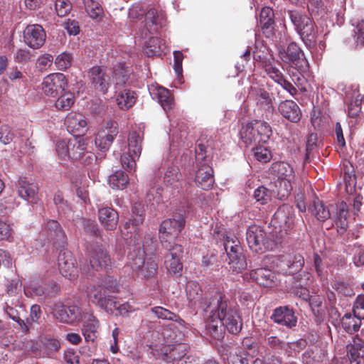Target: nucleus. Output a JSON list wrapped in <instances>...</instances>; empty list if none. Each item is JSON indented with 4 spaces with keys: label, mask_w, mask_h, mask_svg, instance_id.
Masks as SVG:
<instances>
[{
    "label": "nucleus",
    "mask_w": 364,
    "mask_h": 364,
    "mask_svg": "<svg viewBox=\"0 0 364 364\" xmlns=\"http://www.w3.org/2000/svg\"><path fill=\"white\" fill-rule=\"evenodd\" d=\"M205 317L207 331L217 340L224 337L225 329L232 334L242 329L240 316L221 293H216L206 303Z\"/></svg>",
    "instance_id": "1"
},
{
    "label": "nucleus",
    "mask_w": 364,
    "mask_h": 364,
    "mask_svg": "<svg viewBox=\"0 0 364 364\" xmlns=\"http://www.w3.org/2000/svg\"><path fill=\"white\" fill-rule=\"evenodd\" d=\"M272 134L270 126L264 121L254 120L243 125L240 136L246 146L266 143Z\"/></svg>",
    "instance_id": "2"
},
{
    "label": "nucleus",
    "mask_w": 364,
    "mask_h": 364,
    "mask_svg": "<svg viewBox=\"0 0 364 364\" xmlns=\"http://www.w3.org/2000/svg\"><path fill=\"white\" fill-rule=\"evenodd\" d=\"M132 269L141 278H149L156 274L157 264L151 258L146 259L145 250H134L129 255Z\"/></svg>",
    "instance_id": "3"
},
{
    "label": "nucleus",
    "mask_w": 364,
    "mask_h": 364,
    "mask_svg": "<svg viewBox=\"0 0 364 364\" xmlns=\"http://www.w3.org/2000/svg\"><path fill=\"white\" fill-rule=\"evenodd\" d=\"M289 17L306 46H312L316 41V31L312 20L297 11H289Z\"/></svg>",
    "instance_id": "4"
},
{
    "label": "nucleus",
    "mask_w": 364,
    "mask_h": 364,
    "mask_svg": "<svg viewBox=\"0 0 364 364\" xmlns=\"http://www.w3.org/2000/svg\"><path fill=\"white\" fill-rule=\"evenodd\" d=\"M224 248L230 269L239 272L247 268V264L242 252V248L236 237H227L224 242Z\"/></svg>",
    "instance_id": "5"
},
{
    "label": "nucleus",
    "mask_w": 364,
    "mask_h": 364,
    "mask_svg": "<svg viewBox=\"0 0 364 364\" xmlns=\"http://www.w3.org/2000/svg\"><path fill=\"white\" fill-rule=\"evenodd\" d=\"M184 225V215L181 213H175L172 218L164 220L159 229V238L161 245L175 243L173 240L178 237Z\"/></svg>",
    "instance_id": "6"
},
{
    "label": "nucleus",
    "mask_w": 364,
    "mask_h": 364,
    "mask_svg": "<svg viewBox=\"0 0 364 364\" xmlns=\"http://www.w3.org/2000/svg\"><path fill=\"white\" fill-rule=\"evenodd\" d=\"M90 311L88 308H81L76 304H73L66 308L61 302L54 304L53 314L54 317L60 322L67 324H74L82 321L85 313Z\"/></svg>",
    "instance_id": "7"
},
{
    "label": "nucleus",
    "mask_w": 364,
    "mask_h": 364,
    "mask_svg": "<svg viewBox=\"0 0 364 364\" xmlns=\"http://www.w3.org/2000/svg\"><path fill=\"white\" fill-rule=\"evenodd\" d=\"M142 137L140 132H132L128 136V151L121 156V163L127 171H135L136 161L141 151Z\"/></svg>",
    "instance_id": "8"
},
{
    "label": "nucleus",
    "mask_w": 364,
    "mask_h": 364,
    "mask_svg": "<svg viewBox=\"0 0 364 364\" xmlns=\"http://www.w3.org/2000/svg\"><path fill=\"white\" fill-rule=\"evenodd\" d=\"M151 311L159 318L175 321L174 323H171L168 324L166 328H164L163 329L162 334L164 338H166L168 342H178L180 338H178V336L175 334V333H171V331L174 328H183L184 321L180 318L174 313L161 306L154 307L151 309Z\"/></svg>",
    "instance_id": "9"
},
{
    "label": "nucleus",
    "mask_w": 364,
    "mask_h": 364,
    "mask_svg": "<svg viewBox=\"0 0 364 364\" xmlns=\"http://www.w3.org/2000/svg\"><path fill=\"white\" fill-rule=\"evenodd\" d=\"M91 87L97 92L105 94L112 83L111 72L105 66L95 65L87 73Z\"/></svg>",
    "instance_id": "10"
},
{
    "label": "nucleus",
    "mask_w": 364,
    "mask_h": 364,
    "mask_svg": "<svg viewBox=\"0 0 364 364\" xmlns=\"http://www.w3.org/2000/svg\"><path fill=\"white\" fill-rule=\"evenodd\" d=\"M163 248L167 251L164 257V265L168 272L173 275L181 274L183 264L181 257L183 253L181 245L173 243H165Z\"/></svg>",
    "instance_id": "11"
},
{
    "label": "nucleus",
    "mask_w": 364,
    "mask_h": 364,
    "mask_svg": "<svg viewBox=\"0 0 364 364\" xmlns=\"http://www.w3.org/2000/svg\"><path fill=\"white\" fill-rule=\"evenodd\" d=\"M68 82L63 73H51L46 76L41 82V90L48 97H57L67 87Z\"/></svg>",
    "instance_id": "12"
},
{
    "label": "nucleus",
    "mask_w": 364,
    "mask_h": 364,
    "mask_svg": "<svg viewBox=\"0 0 364 364\" xmlns=\"http://www.w3.org/2000/svg\"><path fill=\"white\" fill-rule=\"evenodd\" d=\"M143 209L140 203L132 207V219L126 222L121 230L124 240L135 242L138 240L139 226L144 221Z\"/></svg>",
    "instance_id": "13"
},
{
    "label": "nucleus",
    "mask_w": 364,
    "mask_h": 364,
    "mask_svg": "<svg viewBox=\"0 0 364 364\" xmlns=\"http://www.w3.org/2000/svg\"><path fill=\"white\" fill-rule=\"evenodd\" d=\"M246 239L250 248L255 252H262L271 247V242L266 239V233L259 226H250Z\"/></svg>",
    "instance_id": "14"
},
{
    "label": "nucleus",
    "mask_w": 364,
    "mask_h": 364,
    "mask_svg": "<svg viewBox=\"0 0 364 364\" xmlns=\"http://www.w3.org/2000/svg\"><path fill=\"white\" fill-rule=\"evenodd\" d=\"M118 134L116 122L109 121L102 128L95 137V145L102 151L108 150Z\"/></svg>",
    "instance_id": "15"
},
{
    "label": "nucleus",
    "mask_w": 364,
    "mask_h": 364,
    "mask_svg": "<svg viewBox=\"0 0 364 364\" xmlns=\"http://www.w3.org/2000/svg\"><path fill=\"white\" fill-rule=\"evenodd\" d=\"M87 296L93 304L97 305L107 313L112 311V308L114 306L113 297L107 295V291L101 285L89 287Z\"/></svg>",
    "instance_id": "16"
},
{
    "label": "nucleus",
    "mask_w": 364,
    "mask_h": 364,
    "mask_svg": "<svg viewBox=\"0 0 364 364\" xmlns=\"http://www.w3.org/2000/svg\"><path fill=\"white\" fill-rule=\"evenodd\" d=\"M46 38V32L38 24L27 26L24 31V43L31 48H41L44 44Z\"/></svg>",
    "instance_id": "17"
},
{
    "label": "nucleus",
    "mask_w": 364,
    "mask_h": 364,
    "mask_svg": "<svg viewBox=\"0 0 364 364\" xmlns=\"http://www.w3.org/2000/svg\"><path fill=\"white\" fill-rule=\"evenodd\" d=\"M58 265L60 273L69 280L77 277V270L74 265L72 254L68 250H62L58 257Z\"/></svg>",
    "instance_id": "18"
},
{
    "label": "nucleus",
    "mask_w": 364,
    "mask_h": 364,
    "mask_svg": "<svg viewBox=\"0 0 364 364\" xmlns=\"http://www.w3.org/2000/svg\"><path fill=\"white\" fill-rule=\"evenodd\" d=\"M67 130L74 136L78 137L87 130V121L84 115L77 112H70L65 119Z\"/></svg>",
    "instance_id": "19"
},
{
    "label": "nucleus",
    "mask_w": 364,
    "mask_h": 364,
    "mask_svg": "<svg viewBox=\"0 0 364 364\" xmlns=\"http://www.w3.org/2000/svg\"><path fill=\"white\" fill-rule=\"evenodd\" d=\"M195 182L203 190L210 189L214 183L213 170L205 162H199L196 165Z\"/></svg>",
    "instance_id": "20"
},
{
    "label": "nucleus",
    "mask_w": 364,
    "mask_h": 364,
    "mask_svg": "<svg viewBox=\"0 0 364 364\" xmlns=\"http://www.w3.org/2000/svg\"><path fill=\"white\" fill-rule=\"evenodd\" d=\"M88 255L90 266L97 271L106 268L110 264L109 256L100 245L91 247Z\"/></svg>",
    "instance_id": "21"
},
{
    "label": "nucleus",
    "mask_w": 364,
    "mask_h": 364,
    "mask_svg": "<svg viewBox=\"0 0 364 364\" xmlns=\"http://www.w3.org/2000/svg\"><path fill=\"white\" fill-rule=\"evenodd\" d=\"M146 25L150 33L157 32L159 29L166 24V15L159 9L150 7L145 14Z\"/></svg>",
    "instance_id": "22"
},
{
    "label": "nucleus",
    "mask_w": 364,
    "mask_h": 364,
    "mask_svg": "<svg viewBox=\"0 0 364 364\" xmlns=\"http://www.w3.org/2000/svg\"><path fill=\"white\" fill-rule=\"evenodd\" d=\"M82 321H83L82 332L85 339L86 341H95L97 338L100 323L92 310L89 313H85Z\"/></svg>",
    "instance_id": "23"
},
{
    "label": "nucleus",
    "mask_w": 364,
    "mask_h": 364,
    "mask_svg": "<svg viewBox=\"0 0 364 364\" xmlns=\"http://www.w3.org/2000/svg\"><path fill=\"white\" fill-rule=\"evenodd\" d=\"M271 318L279 325L292 328L296 325L297 319L293 310L288 306H279L274 310Z\"/></svg>",
    "instance_id": "24"
},
{
    "label": "nucleus",
    "mask_w": 364,
    "mask_h": 364,
    "mask_svg": "<svg viewBox=\"0 0 364 364\" xmlns=\"http://www.w3.org/2000/svg\"><path fill=\"white\" fill-rule=\"evenodd\" d=\"M347 356L350 364H360L364 357V340L358 336L346 346Z\"/></svg>",
    "instance_id": "25"
},
{
    "label": "nucleus",
    "mask_w": 364,
    "mask_h": 364,
    "mask_svg": "<svg viewBox=\"0 0 364 364\" xmlns=\"http://www.w3.org/2000/svg\"><path fill=\"white\" fill-rule=\"evenodd\" d=\"M250 277L264 287L272 288L276 285V277L272 271L267 268H258L250 272Z\"/></svg>",
    "instance_id": "26"
},
{
    "label": "nucleus",
    "mask_w": 364,
    "mask_h": 364,
    "mask_svg": "<svg viewBox=\"0 0 364 364\" xmlns=\"http://www.w3.org/2000/svg\"><path fill=\"white\" fill-rule=\"evenodd\" d=\"M280 59L286 63L296 65V62L304 55L300 48L295 43H290L287 48H278Z\"/></svg>",
    "instance_id": "27"
},
{
    "label": "nucleus",
    "mask_w": 364,
    "mask_h": 364,
    "mask_svg": "<svg viewBox=\"0 0 364 364\" xmlns=\"http://www.w3.org/2000/svg\"><path fill=\"white\" fill-rule=\"evenodd\" d=\"M280 114L291 122H298L301 117V110L297 104L292 100L282 102L278 107Z\"/></svg>",
    "instance_id": "28"
},
{
    "label": "nucleus",
    "mask_w": 364,
    "mask_h": 364,
    "mask_svg": "<svg viewBox=\"0 0 364 364\" xmlns=\"http://www.w3.org/2000/svg\"><path fill=\"white\" fill-rule=\"evenodd\" d=\"M150 94L153 98L156 99L165 111L173 109V99L168 90L159 86H156L150 90Z\"/></svg>",
    "instance_id": "29"
},
{
    "label": "nucleus",
    "mask_w": 364,
    "mask_h": 364,
    "mask_svg": "<svg viewBox=\"0 0 364 364\" xmlns=\"http://www.w3.org/2000/svg\"><path fill=\"white\" fill-rule=\"evenodd\" d=\"M98 215L100 223L107 230L116 229L119 215L115 210L111 208H103L99 210Z\"/></svg>",
    "instance_id": "30"
},
{
    "label": "nucleus",
    "mask_w": 364,
    "mask_h": 364,
    "mask_svg": "<svg viewBox=\"0 0 364 364\" xmlns=\"http://www.w3.org/2000/svg\"><path fill=\"white\" fill-rule=\"evenodd\" d=\"M274 217L285 228L291 229L294 227L295 215L291 206L283 205L274 213Z\"/></svg>",
    "instance_id": "31"
},
{
    "label": "nucleus",
    "mask_w": 364,
    "mask_h": 364,
    "mask_svg": "<svg viewBox=\"0 0 364 364\" xmlns=\"http://www.w3.org/2000/svg\"><path fill=\"white\" fill-rule=\"evenodd\" d=\"M309 212L319 222H325L331 218V212L328 206L316 198L309 207Z\"/></svg>",
    "instance_id": "32"
},
{
    "label": "nucleus",
    "mask_w": 364,
    "mask_h": 364,
    "mask_svg": "<svg viewBox=\"0 0 364 364\" xmlns=\"http://www.w3.org/2000/svg\"><path fill=\"white\" fill-rule=\"evenodd\" d=\"M362 319H364V315L359 316L356 314L347 313L341 320V326L346 332L352 334L358 331L361 326Z\"/></svg>",
    "instance_id": "33"
},
{
    "label": "nucleus",
    "mask_w": 364,
    "mask_h": 364,
    "mask_svg": "<svg viewBox=\"0 0 364 364\" xmlns=\"http://www.w3.org/2000/svg\"><path fill=\"white\" fill-rule=\"evenodd\" d=\"M288 254L281 255H269L265 257L264 261V264H269L272 269H276L277 271L284 274H287L289 272V262Z\"/></svg>",
    "instance_id": "34"
},
{
    "label": "nucleus",
    "mask_w": 364,
    "mask_h": 364,
    "mask_svg": "<svg viewBox=\"0 0 364 364\" xmlns=\"http://www.w3.org/2000/svg\"><path fill=\"white\" fill-rule=\"evenodd\" d=\"M271 171L277 180L293 181L294 178L293 168L287 163H274L271 166Z\"/></svg>",
    "instance_id": "35"
},
{
    "label": "nucleus",
    "mask_w": 364,
    "mask_h": 364,
    "mask_svg": "<svg viewBox=\"0 0 364 364\" xmlns=\"http://www.w3.org/2000/svg\"><path fill=\"white\" fill-rule=\"evenodd\" d=\"M348 208L346 202L342 201L338 206V212L336 213V224L338 228V232L343 234L348 228Z\"/></svg>",
    "instance_id": "36"
},
{
    "label": "nucleus",
    "mask_w": 364,
    "mask_h": 364,
    "mask_svg": "<svg viewBox=\"0 0 364 364\" xmlns=\"http://www.w3.org/2000/svg\"><path fill=\"white\" fill-rule=\"evenodd\" d=\"M116 100L121 109H129L136 102L135 93L130 90L124 89L118 93Z\"/></svg>",
    "instance_id": "37"
},
{
    "label": "nucleus",
    "mask_w": 364,
    "mask_h": 364,
    "mask_svg": "<svg viewBox=\"0 0 364 364\" xmlns=\"http://www.w3.org/2000/svg\"><path fill=\"white\" fill-rule=\"evenodd\" d=\"M46 229L48 232V235L50 236L51 239L56 240L57 243H65V233L61 229L60 224L56 220H49L46 225Z\"/></svg>",
    "instance_id": "38"
},
{
    "label": "nucleus",
    "mask_w": 364,
    "mask_h": 364,
    "mask_svg": "<svg viewBox=\"0 0 364 364\" xmlns=\"http://www.w3.org/2000/svg\"><path fill=\"white\" fill-rule=\"evenodd\" d=\"M164 42L157 37L150 38L146 43L144 53L148 56L160 55L165 49Z\"/></svg>",
    "instance_id": "39"
},
{
    "label": "nucleus",
    "mask_w": 364,
    "mask_h": 364,
    "mask_svg": "<svg viewBox=\"0 0 364 364\" xmlns=\"http://www.w3.org/2000/svg\"><path fill=\"white\" fill-rule=\"evenodd\" d=\"M70 155L73 160H78L82 158V154L86 150L85 142L83 139L75 137L70 139Z\"/></svg>",
    "instance_id": "40"
},
{
    "label": "nucleus",
    "mask_w": 364,
    "mask_h": 364,
    "mask_svg": "<svg viewBox=\"0 0 364 364\" xmlns=\"http://www.w3.org/2000/svg\"><path fill=\"white\" fill-rule=\"evenodd\" d=\"M181 177V173L179 172V169L177 166H169L164 173V183L166 186L178 188V183Z\"/></svg>",
    "instance_id": "41"
},
{
    "label": "nucleus",
    "mask_w": 364,
    "mask_h": 364,
    "mask_svg": "<svg viewBox=\"0 0 364 364\" xmlns=\"http://www.w3.org/2000/svg\"><path fill=\"white\" fill-rule=\"evenodd\" d=\"M60 348V344L58 340L45 338L42 340L41 357H52Z\"/></svg>",
    "instance_id": "42"
},
{
    "label": "nucleus",
    "mask_w": 364,
    "mask_h": 364,
    "mask_svg": "<svg viewBox=\"0 0 364 364\" xmlns=\"http://www.w3.org/2000/svg\"><path fill=\"white\" fill-rule=\"evenodd\" d=\"M108 182L112 188L123 189L128 182V176L123 171H119L109 176Z\"/></svg>",
    "instance_id": "43"
},
{
    "label": "nucleus",
    "mask_w": 364,
    "mask_h": 364,
    "mask_svg": "<svg viewBox=\"0 0 364 364\" xmlns=\"http://www.w3.org/2000/svg\"><path fill=\"white\" fill-rule=\"evenodd\" d=\"M274 14L273 10L269 7L262 9L259 15V23L263 30L272 28L274 24Z\"/></svg>",
    "instance_id": "44"
},
{
    "label": "nucleus",
    "mask_w": 364,
    "mask_h": 364,
    "mask_svg": "<svg viewBox=\"0 0 364 364\" xmlns=\"http://www.w3.org/2000/svg\"><path fill=\"white\" fill-rule=\"evenodd\" d=\"M288 257L289 259V262H288L289 272H287V274H294L300 271L304 264V257L298 253H289Z\"/></svg>",
    "instance_id": "45"
},
{
    "label": "nucleus",
    "mask_w": 364,
    "mask_h": 364,
    "mask_svg": "<svg viewBox=\"0 0 364 364\" xmlns=\"http://www.w3.org/2000/svg\"><path fill=\"white\" fill-rule=\"evenodd\" d=\"M75 97L72 92H67L60 94V96L55 101V107L59 110H68L74 104Z\"/></svg>",
    "instance_id": "46"
},
{
    "label": "nucleus",
    "mask_w": 364,
    "mask_h": 364,
    "mask_svg": "<svg viewBox=\"0 0 364 364\" xmlns=\"http://www.w3.org/2000/svg\"><path fill=\"white\" fill-rule=\"evenodd\" d=\"M291 181L288 180H277L275 187L277 190V196L280 199H284L288 197L291 191L292 190Z\"/></svg>",
    "instance_id": "47"
},
{
    "label": "nucleus",
    "mask_w": 364,
    "mask_h": 364,
    "mask_svg": "<svg viewBox=\"0 0 364 364\" xmlns=\"http://www.w3.org/2000/svg\"><path fill=\"white\" fill-rule=\"evenodd\" d=\"M275 194L274 190H269L264 186L258 187L254 192V198L261 204H267L271 200L272 196Z\"/></svg>",
    "instance_id": "48"
},
{
    "label": "nucleus",
    "mask_w": 364,
    "mask_h": 364,
    "mask_svg": "<svg viewBox=\"0 0 364 364\" xmlns=\"http://www.w3.org/2000/svg\"><path fill=\"white\" fill-rule=\"evenodd\" d=\"M41 316V307L34 304L31 307L30 316L26 319V323L24 322V331H28L30 329L33 328V323H38Z\"/></svg>",
    "instance_id": "49"
},
{
    "label": "nucleus",
    "mask_w": 364,
    "mask_h": 364,
    "mask_svg": "<svg viewBox=\"0 0 364 364\" xmlns=\"http://www.w3.org/2000/svg\"><path fill=\"white\" fill-rule=\"evenodd\" d=\"M73 55L68 52L59 54L55 59V64L60 70H65L72 65Z\"/></svg>",
    "instance_id": "50"
},
{
    "label": "nucleus",
    "mask_w": 364,
    "mask_h": 364,
    "mask_svg": "<svg viewBox=\"0 0 364 364\" xmlns=\"http://www.w3.org/2000/svg\"><path fill=\"white\" fill-rule=\"evenodd\" d=\"M307 284V282L295 281L292 286V292L299 298L308 301L310 296L309 291L306 287Z\"/></svg>",
    "instance_id": "51"
},
{
    "label": "nucleus",
    "mask_w": 364,
    "mask_h": 364,
    "mask_svg": "<svg viewBox=\"0 0 364 364\" xmlns=\"http://www.w3.org/2000/svg\"><path fill=\"white\" fill-rule=\"evenodd\" d=\"M188 299L190 301L198 300L201 295V289L198 283L194 281L188 282L186 287Z\"/></svg>",
    "instance_id": "52"
},
{
    "label": "nucleus",
    "mask_w": 364,
    "mask_h": 364,
    "mask_svg": "<svg viewBox=\"0 0 364 364\" xmlns=\"http://www.w3.org/2000/svg\"><path fill=\"white\" fill-rule=\"evenodd\" d=\"M42 340L41 341H34V340H29L27 341L24 343V352L26 351L28 353H31L34 356L36 357H41L42 352Z\"/></svg>",
    "instance_id": "53"
},
{
    "label": "nucleus",
    "mask_w": 364,
    "mask_h": 364,
    "mask_svg": "<svg viewBox=\"0 0 364 364\" xmlns=\"http://www.w3.org/2000/svg\"><path fill=\"white\" fill-rule=\"evenodd\" d=\"M256 160L262 163H267L272 159L270 151L262 146H257L252 149Z\"/></svg>",
    "instance_id": "54"
},
{
    "label": "nucleus",
    "mask_w": 364,
    "mask_h": 364,
    "mask_svg": "<svg viewBox=\"0 0 364 364\" xmlns=\"http://www.w3.org/2000/svg\"><path fill=\"white\" fill-rule=\"evenodd\" d=\"M257 104L264 107L268 111L273 110V105L269 94L263 90H260L257 93Z\"/></svg>",
    "instance_id": "55"
},
{
    "label": "nucleus",
    "mask_w": 364,
    "mask_h": 364,
    "mask_svg": "<svg viewBox=\"0 0 364 364\" xmlns=\"http://www.w3.org/2000/svg\"><path fill=\"white\" fill-rule=\"evenodd\" d=\"M37 191L38 186L36 183H27L26 185V182L24 181V192L26 194V198H24V200L26 199L28 203L32 204H36L37 203Z\"/></svg>",
    "instance_id": "56"
},
{
    "label": "nucleus",
    "mask_w": 364,
    "mask_h": 364,
    "mask_svg": "<svg viewBox=\"0 0 364 364\" xmlns=\"http://www.w3.org/2000/svg\"><path fill=\"white\" fill-rule=\"evenodd\" d=\"M333 289H335L338 294L345 296H351L354 294L352 287L348 284L343 282L336 281L333 284Z\"/></svg>",
    "instance_id": "57"
},
{
    "label": "nucleus",
    "mask_w": 364,
    "mask_h": 364,
    "mask_svg": "<svg viewBox=\"0 0 364 364\" xmlns=\"http://www.w3.org/2000/svg\"><path fill=\"white\" fill-rule=\"evenodd\" d=\"M86 9L88 14L93 19H97L103 14L102 8L99 4L92 2L91 0H88L86 3Z\"/></svg>",
    "instance_id": "58"
},
{
    "label": "nucleus",
    "mask_w": 364,
    "mask_h": 364,
    "mask_svg": "<svg viewBox=\"0 0 364 364\" xmlns=\"http://www.w3.org/2000/svg\"><path fill=\"white\" fill-rule=\"evenodd\" d=\"M53 62V57L50 54L40 56L36 61V68L41 72L46 71L50 68Z\"/></svg>",
    "instance_id": "59"
},
{
    "label": "nucleus",
    "mask_w": 364,
    "mask_h": 364,
    "mask_svg": "<svg viewBox=\"0 0 364 364\" xmlns=\"http://www.w3.org/2000/svg\"><path fill=\"white\" fill-rule=\"evenodd\" d=\"M163 189L161 188H151L149 190L146 194V201H148L151 205L159 204L161 200V192Z\"/></svg>",
    "instance_id": "60"
},
{
    "label": "nucleus",
    "mask_w": 364,
    "mask_h": 364,
    "mask_svg": "<svg viewBox=\"0 0 364 364\" xmlns=\"http://www.w3.org/2000/svg\"><path fill=\"white\" fill-rule=\"evenodd\" d=\"M56 151H57L58 156L60 159H62L63 160H65L67 159H70V140L68 141H60L58 142L56 144Z\"/></svg>",
    "instance_id": "61"
},
{
    "label": "nucleus",
    "mask_w": 364,
    "mask_h": 364,
    "mask_svg": "<svg viewBox=\"0 0 364 364\" xmlns=\"http://www.w3.org/2000/svg\"><path fill=\"white\" fill-rule=\"evenodd\" d=\"M343 181L346 192L350 195L355 193L356 190V180L355 175L346 172L343 176Z\"/></svg>",
    "instance_id": "62"
},
{
    "label": "nucleus",
    "mask_w": 364,
    "mask_h": 364,
    "mask_svg": "<svg viewBox=\"0 0 364 364\" xmlns=\"http://www.w3.org/2000/svg\"><path fill=\"white\" fill-rule=\"evenodd\" d=\"M55 8L58 16H65L70 12L71 6L68 0H56Z\"/></svg>",
    "instance_id": "63"
},
{
    "label": "nucleus",
    "mask_w": 364,
    "mask_h": 364,
    "mask_svg": "<svg viewBox=\"0 0 364 364\" xmlns=\"http://www.w3.org/2000/svg\"><path fill=\"white\" fill-rule=\"evenodd\" d=\"M127 71L124 68H120L114 71V81L117 86L125 85L128 80Z\"/></svg>",
    "instance_id": "64"
}]
</instances>
